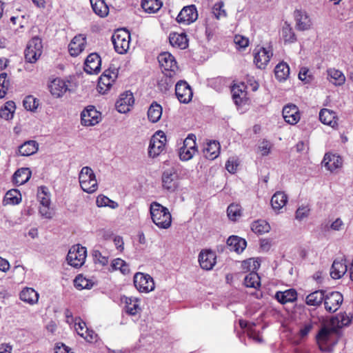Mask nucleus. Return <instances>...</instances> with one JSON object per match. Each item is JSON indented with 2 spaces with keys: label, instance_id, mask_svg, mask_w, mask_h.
Returning <instances> with one entry per match:
<instances>
[{
  "label": "nucleus",
  "instance_id": "obj_41",
  "mask_svg": "<svg viewBox=\"0 0 353 353\" xmlns=\"http://www.w3.org/2000/svg\"><path fill=\"white\" fill-rule=\"evenodd\" d=\"M93 11L100 17H105L108 14V7L104 0H90Z\"/></svg>",
  "mask_w": 353,
  "mask_h": 353
},
{
  "label": "nucleus",
  "instance_id": "obj_28",
  "mask_svg": "<svg viewBox=\"0 0 353 353\" xmlns=\"http://www.w3.org/2000/svg\"><path fill=\"white\" fill-rule=\"evenodd\" d=\"M32 172L28 168L18 169L13 174L12 181L14 184L21 185L26 183L31 177Z\"/></svg>",
  "mask_w": 353,
  "mask_h": 353
},
{
  "label": "nucleus",
  "instance_id": "obj_34",
  "mask_svg": "<svg viewBox=\"0 0 353 353\" xmlns=\"http://www.w3.org/2000/svg\"><path fill=\"white\" fill-rule=\"evenodd\" d=\"M274 74L278 81H285L290 75L289 65L285 62H280L274 68Z\"/></svg>",
  "mask_w": 353,
  "mask_h": 353
},
{
  "label": "nucleus",
  "instance_id": "obj_4",
  "mask_svg": "<svg viewBox=\"0 0 353 353\" xmlns=\"http://www.w3.org/2000/svg\"><path fill=\"white\" fill-rule=\"evenodd\" d=\"M112 41L117 52L125 54L130 48V34L125 30H117L112 36Z\"/></svg>",
  "mask_w": 353,
  "mask_h": 353
},
{
  "label": "nucleus",
  "instance_id": "obj_59",
  "mask_svg": "<svg viewBox=\"0 0 353 353\" xmlns=\"http://www.w3.org/2000/svg\"><path fill=\"white\" fill-rule=\"evenodd\" d=\"M74 325H75V330H76L77 332L78 333V334L83 337L85 334V331L86 330V328H88L86 327L85 323L83 321H81V320L80 319H79L78 322H77V319L75 320Z\"/></svg>",
  "mask_w": 353,
  "mask_h": 353
},
{
  "label": "nucleus",
  "instance_id": "obj_3",
  "mask_svg": "<svg viewBox=\"0 0 353 353\" xmlns=\"http://www.w3.org/2000/svg\"><path fill=\"white\" fill-rule=\"evenodd\" d=\"M81 189L88 193L94 192L98 187L97 181L93 170L88 166L82 168L79 175Z\"/></svg>",
  "mask_w": 353,
  "mask_h": 353
},
{
  "label": "nucleus",
  "instance_id": "obj_50",
  "mask_svg": "<svg viewBox=\"0 0 353 353\" xmlns=\"http://www.w3.org/2000/svg\"><path fill=\"white\" fill-rule=\"evenodd\" d=\"M251 229L254 233L262 234L269 232L270 226L264 221H256L252 224Z\"/></svg>",
  "mask_w": 353,
  "mask_h": 353
},
{
  "label": "nucleus",
  "instance_id": "obj_35",
  "mask_svg": "<svg viewBox=\"0 0 353 353\" xmlns=\"http://www.w3.org/2000/svg\"><path fill=\"white\" fill-rule=\"evenodd\" d=\"M288 201L287 195L283 192H276L271 199V205L274 210H279L284 207Z\"/></svg>",
  "mask_w": 353,
  "mask_h": 353
},
{
  "label": "nucleus",
  "instance_id": "obj_48",
  "mask_svg": "<svg viewBox=\"0 0 353 353\" xmlns=\"http://www.w3.org/2000/svg\"><path fill=\"white\" fill-rule=\"evenodd\" d=\"M260 267V263L253 258L245 260L241 263V268L244 272H256Z\"/></svg>",
  "mask_w": 353,
  "mask_h": 353
},
{
  "label": "nucleus",
  "instance_id": "obj_55",
  "mask_svg": "<svg viewBox=\"0 0 353 353\" xmlns=\"http://www.w3.org/2000/svg\"><path fill=\"white\" fill-rule=\"evenodd\" d=\"M46 187H41L38 192L37 196L41 204L44 208H49L50 204V196L46 192Z\"/></svg>",
  "mask_w": 353,
  "mask_h": 353
},
{
  "label": "nucleus",
  "instance_id": "obj_49",
  "mask_svg": "<svg viewBox=\"0 0 353 353\" xmlns=\"http://www.w3.org/2000/svg\"><path fill=\"white\" fill-rule=\"evenodd\" d=\"M227 214L231 221H236L242 215L241 207L238 204H230L228 207Z\"/></svg>",
  "mask_w": 353,
  "mask_h": 353
},
{
  "label": "nucleus",
  "instance_id": "obj_6",
  "mask_svg": "<svg viewBox=\"0 0 353 353\" xmlns=\"http://www.w3.org/2000/svg\"><path fill=\"white\" fill-rule=\"evenodd\" d=\"M166 136L163 131H157L151 138L149 147L148 155L154 158L159 156L165 149Z\"/></svg>",
  "mask_w": 353,
  "mask_h": 353
},
{
  "label": "nucleus",
  "instance_id": "obj_37",
  "mask_svg": "<svg viewBox=\"0 0 353 353\" xmlns=\"http://www.w3.org/2000/svg\"><path fill=\"white\" fill-rule=\"evenodd\" d=\"M347 265L342 261L335 260L332 265L330 276L334 279H340L347 272Z\"/></svg>",
  "mask_w": 353,
  "mask_h": 353
},
{
  "label": "nucleus",
  "instance_id": "obj_17",
  "mask_svg": "<svg viewBox=\"0 0 353 353\" xmlns=\"http://www.w3.org/2000/svg\"><path fill=\"white\" fill-rule=\"evenodd\" d=\"M117 75L114 72L105 70L100 77L98 82V90L100 93L105 94L112 85Z\"/></svg>",
  "mask_w": 353,
  "mask_h": 353
},
{
  "label": "nucleus",
  "instance_id": "obj_20",
  "mask_svg": "<svg viewBox=\"0 0 353 353\" xmlns=\"http://www.w3.org/2000/svg\"><path fill=\"white\" fill-rule=\"evenodd\" d=\"M86 44V37L83 34L75 36L68 46V50L71 56H78L84 49Z\"/></svg>",
  "mask_w": 353,
  "mask_h": 353
},
{
  "label": "nucleus",
  "instance_id": "obj_27",
  "mask_svg": "<svg viewBox=\"0 0 353 353\" xmlns=\"http://www.w3.org/2000/svg\"><path fill=\"white\" fill-rule=\"evenodd\" d=\"M227 245L230 250L240 253L245 250L247 243L245 239L239 236H231L227 240Z\"/></svg>",
  "mask_w": 353,
  "mask_h": 353
},
{
  "label": "nucleus",
  "instance_id": "obj_5",
  "mask_svg": "<svg viewBox=\"0 0 353 353\" xmlns=\"http://www.w3.org/2000/svg\"><path fill=\"white\" fill-rule=\"evenodd\" d=\"M42 42L39 37H33L27 44L25 50V59L31 63H35L42 53Z\"/></svg>",
  "mask_w": 353,
  "mask_h": 353
},
{
  "label": "nucleus",
  "instance_id": "obj_24",
  "mask_svg": "<svg viewBox=\"0 0 353 353\" xmlns=\"http://www.w3.org/2000/svg\"><path fill=\"white\" fill-rule=\"evenodd\" d=\"M294 17L296 28L299 30L304 31L310 28L312 23L308 15L305 12L296 10L294 11Z\"/></svg>",
  "mask_w": 353,
  "mask_h": 353
},
{
  "label": "nucleus",
  "instance_id": "obj_29",
  "mask_svg": "<svg viewBox=\"0 0 353 353\" xmlns=\"http://www.w3.org/2000/svg\"><path fill=\"white\" fill-rule=\"evenodd\" d=\"M220 153V144L216 141H210L203 148V154L206 159L214 160Z\"/></svg>",
  "mask_w": 353,
  "mask_h": 353
},
{
  "label": "nucleus",
  "instance_id": "obj_56",
  "mask_svg": "<svg viewBox=\"0 0 353 353\" xmlns=\"http://www.w3.org/2000/svg\"><path fill=\"white\" fill-rule=\"evenodd\" d=\"M224 3L223 1H219L216 3L212 8V13L216 19H219L221 17H225L227 16L225 10L223 9Z\"/></svg>",
  "mask_w": 353,
  "mask_h": 353
},
{
  "label": "nucleus",
  "instance_id": "obj_33",
  "mask_svg": "<svg viewBox=\"0 0 353 353\" xmlns=\"http://www.w3.org/2000/svg\"><path fill=\"white\" fill-rule=\"evenodd\" d=\"M275 298L279 303L285 304L296 301L297 293L295 290L290 289L284 292H277L275 294Z\"/></svg>",
  "mask_w": 353,
  "mask_h": 353
},
{
  "label": "nucleus",
  "instance_id": "obj_7",
  "mask_svg": "<svg viewBox=\"0 0 353 353\" xmlns=\"http://www.w3.org/2000/svg\"><path fill=\"white\" fill-rule=\"evenodd\" d=\"M86 256V248L79 245H76L69 250L66 259L68 264L71 266L79 268L84 263Z\"/></svg>",
  "mask_w": 353,
  "mask_h": 353
},
{
  "label": "nucleus",
  "instance_id": "obj_44",
  "mask_svg": "<svg viewBox=\"0 0 353 353\" xmlns=\"http://www.w3.org/2000/svg\"><path fill=\"white\" fill-rule=\"evenodd\" d=\"M351 323V319L346 314H339L335 318L332 319L330 323L336 327L340 332V329L344 326H348Z\"/></svg>",
  "mask_w": 353,
  "mask_h": 353
},
{
  "label": "nucleus",
  "instance_id": "obj_30",
  "mask_svg": "<svg viewBox=\"0 0 353 353\" xmlns=\"http://www.w3.org/2000/svg\"><path fill=\"white\" fill-rule=\"evenodd\" d=\"M20 299L23 302L34 305L38 302L39 294L32 288H25L20 292Z\"/></svg>",
  "mask_w": 353,
  "mask_h": 353
},
{
  "label": "nucleus",
  "instance_id": "obj_15",
  "mask_svg": "<svg viewBox=\"0 0 353 353\" xmlns=\"http://www.w3.org/2000/svg\"><path fill=\"white\" fill-rule=\"evenodd\" d=\"M162 185L164 189L174 192L178 187V174L173 170H165L162 174Z\"/></svg>",
  "mask_w": 353,
  "mask_h": 353
},
{
  "label": "nucleus",
  "instance_id": "obj_51",
  "mask_svg": "<svg viewBox=\"0 0 353 353\" xmlns=\"http://www.w3.org/2000/svg\"><path fill=\"white\" fill-rule=\"evenodd\" d=\"M39 104V100L32 95L26 97L23 101L25 109L32 112H34L37 109Z\"/></svg>",
  "mask_w": 353,
  "mask_h": 353
},
{
  "label": "nucleus",
  "instance_id": "obj_32",
  "mask_svg": "<svg viewBox=\"0 0 353 353\" xmlns=\"http://www.w3.org/2000/svg\"><path fill=\"white\" fill-rule=\"evenodd\" d=\"M320 121L327 125L334 127L337 125L336 113L329 109H322L319 112Z\"/></svg>",
  "mask_w": 353,
  "mask_h": 353
},
{
  "label": "nucleus",
  "instance_id": "obj_12",
  "mask_svg": "<svg viewBox=\"0 0 353 353\" xmlns=\"http://www.w3.org/2000/svg\"><path fill=\"white\" fill-rule=\"evenodd\" d=\"M198 18V12L194 5L183 7L176 17V21L185 25L190 24Z\"/></svg>",
  "mask_w": 353,
  "mask_h": 353
},
{
  "label": "nucleus",
  "instance_id": "obj_1",
  "mask_svg": "<svg viewBox=\"0 0 353 353\" xmlns=\"http://www.w3.org/2000/svg\"><path fill=\"white\" fill-rule=\"evenodd\" d=\"M340 334L341 333L339 330L331 323L323 325L316 336L320 350L322 351H331L333 347L338 343Z\"/></svg>",
  "mask_w": 353,
  "mask_h": 353
},
{
  "label": "nucleus",
  "instance_id": "obj_19",
  "mask_svg": "<svg viewBox=\"0 0 353 353\" xmlns=\"http://www.w3.org/2000/svg\"><path fill=\"white\" fill-rule=\"evenodd\" d=\"M134 103L133 94L130 92H125L120 95L117 101L115 106L120 113H126L130 111V107Z\"/></svg>",
  "mask_w": 353,
  "mask_h": 353
},
{
  "label": "nucleus",
  "instance_id": "obj_63",
  "mask_svg": "<svg viewBox=\"0 0 353 353\" xmlns=\"http://www.w3.org/2000/svg\"><path fill=\"white\" fill-rule=\"evenodd\" d=\"M309 70L306 68H301L299 73V79L305 81V83H309L312 79V77L308 74Z\"/></svg>",
  "mask_w": 353,
  "mask_h": 353
},
{
  "label": "nucleus",
  "instance_id": "obj_16",
  "mask_svg": "<svg viewBox=\"0 0 353 353\" xmlns=\"http://www.w3.org/2000/svg\"><path fill=\"white\" fill-rule=\"evenodd\" d=\"M282 114L285 121L290 125L297 123L301 118L299 110L294 104L285 105L283 108Z\"/></svg>",
  "mask_w": 353,
  "mask_h": 353
},
{
  "label": "nucleus",
  "instance_id": "obj_57",
  "mask_svg": "<svg viewBox=\"0 0 353 353\" xmlns=\"http://www.w3.org/2000/svg\"><path fill=\"white\" fill-rule=\"evenodd\" d=\"M74 285L78 290L89 289V281L81 275H78L74 280Z\"/></svg>",
  "mask_w": 353,
  "mask_h": 353
},
{
  "label": "nucleus",
  "instance_id": "obj_47",
  "mask_svg": "<svg viewBox=\"0 0 353 353\" xmlns=\"http://www.w3.org/2000/svg\"><path fill=\"white\" fill-rule=\"evenodd\" d=\"M282 37L285 43H294L296 41V35L292 27L285 22L281 30Z\"/></svg>",
  "mask_w": 353,
  "mask_h": 353
},
{
  "label": "nucleus",
  "instance_id": "obj_14",
  "mask_svg": "<svg viewBox=\"0 0 353 353\" xmlns=\"http://www.w3.org/2000/svg\"><path fill=\"white\" fill-rule=\"evenodd\" d=\"M158 61L161 68L169 72L166 75L172 77V73L177 69L174 57L169 52H163L158 57Z\"/></svg>",
  "mask_w": 353,
  "mask_h": 353
},
{
  "label": "nucleus",
  "instance_id": "obj_38",
  "mask_svg": "<svg viewBox=\"0 0 353 353\" xmlns=\"http://www.w3.org/2000/svg\"><path fill=\"white\" fill-rule=\"evenodd\" d=\"M325 299V291L316 290L308 294L305 302L309 305H319Z\"/></svg>",
  "mask_w": 353,
  "mask_h": 353
},
{
  "label": "nucleus",
  "instance_id": "obj_8",
  "mask_svg": "<svg viewBox=\"0 0 353 353\" xmlns=\"http://www.w3.org/2000/svg\"><path fill=\"white\" fill-rule=\"evenodd\" d=\"M135 288L141 292H150L154 290L153 278L148 274L137 272L134 276Z\"/></svg>",
  "mask_w": 353,
  "mask_h": 353
},
{
  "label": "nucleus",
  "instance_id": "obj_46",
  "mask_svg": "<svg viewBox=\"0 0 353 353\" xmlns=\"http://www.w3.org/2000/svg\"><path fill=\"white\" fill-rule=\"evenodd\" d=\"M126 312L130 315H136L140 310L139 300L132 297H125Z\"/></svg>",
  "mask_w": 353,
  "mask_h": 353
},
{
  "label": "nucleus",
  "instance_id": "obj_21",
  "mask_svg": "<svg viewBox=\"0 0 353 353\" xmlns=\"http://www.w3.org/2000/svg\"><path fill=\"white\" fill-rule=\"evenodd\" d=\"M216 254L211 250H203L199 255V262L202 269L210 270L216 264Z\"/></svg>",
  "mask_w": 353,
  "mask_h": 353
},
{
  "label": "nucleus",
  "instance_id": "obj_9",
  "mask_svg": "<svg viewBox=\"0 0 353 353\" xmlns=\"http://www.w3.org/2000/svg\"><path fill=\"white\" fill-rule=\"evenodd\" d=\"M196 151V137L194 134H190L184 140L183 145L180 148V159L182 161H188L192 158Z\"/></svg>",
  "mask_w": 353,
  "mask_h": 353
},
{
  "label": "nucleus",
  "instance_id": "obj_25",
  "mask_svg": "<svg viewBox=\"0 0 353 353\" xmlns=\"http://www.w3.org/2000/svg\"><path fill=\"white\" fill-rule=\"evenodd\" d=\"M169 41L173 47L182 50L187 48L188 46V39L185 33L171 32L169 35Z\"/></svg>",
  "mask_w": 353,
  "mask_h": 353
},
{
  "label": "nucleus",
  "instance_id": "obj_18",
  "mask_svg": "<svg viewBox=\"0 0 353 353\" xmlns=\"http://www.w3.org/2000/svg\"><path fill=\"white\" fill-rule=\"evenodd\" d=\"M101 58L98 54H90L85 61V72L90 74L98 73L101 69Z\"/></svg>",
  "mask_w": 353,
  "mask_h": 353
},
{
  "label": "nucleus",
  "instance_id": "obj_11",
  "mask_svg": "<svg viewBox=\"0 0 353 353\" xmlns=\"http://www.w3.org/2000/svg\"><path fill=\"white\" fill-rule=\"evenodd\" d=\"M323 301L325 310L329 312H334L342 304L343 297L339 292H331L325 294Z\"/></svg>",
  "mask_w": 353,
  "mask_h": 353
},
{
  "label": "nucleus",
  "instance_id": "obj_64",
  "mask_svg": "<svg viewBox=\"0 0 353 353\" xmlns=\"http://www.w3.org/2000/svg\"><path fill=\"white\" fill-rule=\"evenodd\" d=\"M310 210L307 207L299 208L296 211V219L302 220L309 214Z\"/></svg>",
  "mask_w": 353,
  "mask_h": 353
},
{
  "label": "nucleus",
  "instance_id": "obj_22",
  "mask_svg": "<svg viewBox=\"0 0 353 353\" xmlns=\"http://www.w3.org/2000/svg\"><path fill=\"white\" fill-rule=\"evenodd\" d=\"M81 124L85 126H92L99 123V112L93 107H88L81 114Z\"/></svg>",
  "mask_w": 353,
  "mask_h": 353
},
{
  "label": "nucleus",
  "instance_id": "obj_2",
  "mask_svg": "<svg viewBox=\"0 0 353 353\" xmlns=\"http://www.w3.org/2000/svg\"><path fill=\"white\" fill-rule=\"evenodd\" d=\"M150 212L153 223L159 228L168 229L172 223V216L168 209L157 202L150 204Z\"/></svg>",
  "mask_w": 353,
  "mask_h": 353
},
{
  "label": "nucleus",
  "instance_id": "obj_42",
  "mask_svg": "<svg viewBox=\"0 0 353 353\" xmlns=\"http://www.w3.org/2000/svg\"><path fill=\"white\" fill-rule=\"evenodd\" d=\"M162 6L160 0H142L141 7L148 13L157 12Z\"/></svg>",
  "mask_w": 353,
  "mask_h": 353
},
{
  "label": "nucleus",
  "instance_id": "obj_62",
  "mask_svg": "<svg viewBox=\"0 0 353 353\" xmlns=\"http://www.w3.org/2000/svg\"><path fill=\"white\" fill-rule=\"evenodd\" d=\"M234 41L236 45L242 48H246L249 44L248 39L241 35H236Z\"/></svg>",
  "mask_w": 353,
  "mask_h": 353
},
{
  "label": "nucleus",
  "instance_id": "obj_39",
  "mask_svg": "<svg viewBox=\"0 0 353 353\" xmlns=\"http://www.w3.org/2000/svg\"><path fill=\"white\" fill-rule=\"evenodd\" d=\"M21 201V194L17 189H12L8 190L3 199L5 205H17Z\"/></svg>",
  "mask_w": 353,
  "mask_h": 353
},
{
  "label": "nucleus",
  "instance_id": "obj_40",
  "mask_svg": "<svg viewBox=\"0 0 353 353\" xmlns=\"http://www.w3.org/2000/svg\"><path fill=\"white\" fill-rule=\"evenodd\" d=\"M327 75L330 81L336 85H341L345 83V77L340 70L330 68L327 70Z\"/></svg>",
  "mask_w": 353,
  "mask_h": 353
},
{
  "label": "nucleus",
  "instance_id": "obj_10",
  "mask_svg": "<svg viewBox=\"0 0 353 353\" xmlns=\"http://www.w3.org/2000/svg\"><path fill=\"white\" fill-rule=\"evenodd\" d=\"M254 63L259 69H265L273 55L270 50L257 47L254 50Z\"/></svg>",
  "mask_w": 353,
  "mask_h": 353
},
{
  "label": "nucleus",
  "instance_id": "obj_60",
  "mask_svg": "<svg viewBox=\"0 0 353 353\" xmlns=\"http://www.w3.org/2000/svg\"><path fill=\"white\" fill-rule=\"evenodd\" d=\"M313 328V323L312 322L305 323L299 330V336L301 338H304L308 335L312 329Z\"/></svg>",
  "mask_w": 353,
  "mask_h": 353
},
{
  "label": "nucleus",
  "instance_id": "obj_31",
  "mask_svg": "<svg viewBox=\"0 0 353 353\" xmlns=\"http://www.w3.org/2000/svg\"><path fill=\"white\" fill-rule=\"evenodd\" d=\"M38 149V143L36 141L30 140L24 142L19 147V153L21 156H30L35 154Z\"/></svg>",
  "mask_w": 353,
  "mask_h": 353
},
{
  "label": "nucleus",
  "instance_id": "obj_26",
  "mask_svg": "<svg viewBox=\"0 0 353 353\" xmlns=\"http://www.w3.org/2000/svg\"><path fill=\"white\" fill-rule=\"evenodd\" d=\"M323 163L327 169L331 172H333L336 169L341 167L342 159L341 158L334 154H325L323 160Z\"/></svg>",
  "mask_w": 353,
  "mask_h": 353
},
{
  "label": "nucleus",
  "instance_id": "obj_36",
  "mask_svg": "<svg viewBox=\"0 0 353 353\" xmlns=\"http://www.w3.org/2000/svg\"><path fill=\"white\" fill-rule=\"evenodd\" d=\"M162 115V107L156 101H153L148 110V119L152 122H157Z\"/></svg>",
  "mask_w": 353,
  "mask_h": 353
},
{
  "label": "nucleus",
  "instance_id": "obj_53",
  "mask_svg": "<svg viewBox=\"0 0 353 353\" xmlns=\"http://www.w3.org/2000/svg\"><path fill=\"white\" fill-rule=\"evenodd\" d=\"M111 266L113 270H119L124 274L130 272L128 265L123 260L119 258L113 260Z\"/></svg>",
  "mask_w": 353,
  "mask_h": 353
},
{
  "label": "nucleus",
  "instance_id": "obj_54",
  "mask_svg": "<svg viewBox=\"0 0 353 353\" xmlns=\"http://www.w3.org/2000/svg\"><path fill=\"white\" fill-rule=\"evenodd\" d=\"M10 83L7 79V74L3 72L0 74V99L3 98L8 90Z\"/></svg>",
  "mask_w": 353,
  "mask_h": 353
},
{
  "label": "nucleus",
  "instance_id": "obj_45",
  "mask_svg": "<svg viewBox=\"0 0 353 353\" xmlns=\"http://www.w3.org/2000/svg\"><path fill=\"white\" fill-rule=\"evenodd\" d=\"M244 284L247 288L256 289L261 286L260 276L256 272H250L244 279Z\"/></svg>",
  "mask_w": 353,
  "mask_h": 353
},
{
  "label": "nucleus",
  "instance_id": "obj_52",
  "mask_svg": "<svg viewBox=\"0 0 353 353\" xmlns=\"http://www.w3.org/2000/svg\"><path fill=\"white\" fill-rule=\"evenodd\" d=\"M97 205L99 207L109 206L112 209H115L118 207V203L114 201H112L108 197L99 195L97 199Z\"/></svg>",
  "mask_w": 353,
  "mask_h": 353
},
{
  "label": "nucleus",
  "instance_id": "obj_23",
  "mask_svg": "<svg viewBox=\"0 0 353 353\" xmlns=\"http://www.w3.org/2000/svg\"><path fill=\"white\" fill-rule=\"evenodd\" d=\"M49 89L50 93L57 98L62 97L67 90H69L65 81L61 79H54L49 85Z\"/></svg>",
  "mask_w": 353,
  "mask_h": 353
},
{
  "label": "nucleus",
  "instance_id": "obj_58",
  "mask_svg": "<svg viewBox=\"0 0 353 353\" xmlns=\"http://www.w3.org/2000/svg\"><path fill=\"white\" fill-rule=\"evenodd\" d=\"M92 256L95 263H99L102 265H105L108 263V258L103 256L99 250H94Z\"/></svg>",
  "mask_w": 353,
  "mask_h": 353
},
{
  "label": "nucleus",
  "instance_id": "obj_13",
  "mask_svg": "<svg viewBox=\"0 0 353 353\" xmlns=\"http://www.w3.org/2000/svg\"><path fill=\"white\" fill-rule=\"evenodd\" d=\"M175 94L181 103H188L192 98V91L189 84L185 81H179L175 86Z\"/></svg>",
  "mask_w": 353,
  "mask_h": 353
},
{
  "label": "nucleus",
  "instance_id": "obj_61",
  "mask_svg": "<svg viewBox=\"0 0 353 353\" xmlns=\"http://www.w3.org/2000/svg\"><path fill=\"white\" fill-rule=\"evenodd\" d=\"M238 165L239 164L234 158H230L225 163V168L230 173H234L237 170Z\"/></svg>",
  "mask_w": 353,
  "mask_h": 353
},
{
  "label": "nucleus",
  "instance_id": "obj_43",
  "mask_svg": "<svg viewBox=\"0 0 353 353\" xmlns=\"http://www.w3.org/2000/svg\"><path fill=\"white\" fill-rule=\"evenodd\" d=\"M15 108V103L14 101H7L4 106L1 107L0 109V117L5 120L11 119L13 117Z\"/></svg>",
  "mask_w": 353,
  "mask_h": 353
}]
</instances>
